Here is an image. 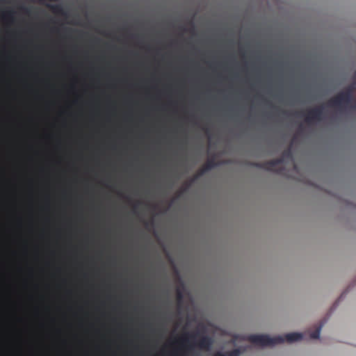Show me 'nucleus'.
Segmentation results:
<instances>
[{
    "instance_id": "20e7f679",
    "label": "nucleus",
    "mask_w": 356,
    "mask_h": 356,
    "mask_svg": "<svg viewBox=\"0 0 356 356\" xmlns=\"http://www.w3.org/2000/svg\"><path fill=\"white\" fill-rule=\"evenodd\" d=\"M238 355V353H235L234 356H236Z\"/></svg>"
},
{
    "instance_id": "7ed1b4c3",
    "label": "nucleus",
    "mask_w": 356,
    "mask_h": 356,
    "mask_svg": "<svg viewBox=\"0 0 356 356\" xmlns=\"http://www.w3.org/2000/svg\"><path fill=\"white\" fill-rule=\"evenodd\" d=\"M319 337H320V330H316L314 334H312V337L314 339H317Z\"/></svg>"
},
{
    "instance_id": "f257e3e1",
    "label": "nucleus",
    "mask_w": 356,
    "mask_h": 356,
    "mask_svg": "<svg viewBox=\"0 0 356 356\" xmlns=\"http://www.w3.org/2000/svg\"><path fill=\"white\" fill-rule=\"evenodd\" d=\"M250 341L258 345H269L275 343V339L269 337L267 335H252L250 337Z\"/></svg>"
},
{
    "instance_id": "f03ea898",
    "label": "nucleus",
    "mask_w": 356,
    "mask_h": 356,
    "mask_svg": "<svg viewBox=\"0 0 356 356\" xmlns=\"http://www.w3.org/2000/svg\"><path fill=\"white\" fill-rule=\"evenodd\" d=\"M286 340L289 342H293L300 340L302 334L298 332L289 333L285 336Z\"/></svg>"
}]
</instances>
